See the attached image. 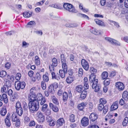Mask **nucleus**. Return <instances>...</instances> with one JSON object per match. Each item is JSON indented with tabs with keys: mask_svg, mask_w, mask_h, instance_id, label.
Here are the masks:
<instances>
[{
	"mask_svg": "<svg viewBox=\"0 0 128 128\" xmlns=\"http://www.w3.org/2000/svg\"><path fill=\"white\" fill-rule=\"evenodd\" d=\"M36 97L35 94H29L28 96V100L29 102H30V101H35V100H37L36 99Z\"/></svg>",
	"mask_w": 128,
	"mask_h": 128,
	"instance_id": "obj_16",
	"label": "nucleus"
},
{
	"mask_svg": "<svg viewBox=\"0 0 128 128\" xmlns=\"http://www.w3.org/2000/svg\"><path fill=\"white\" fill-rule=\"evenodd\" d=\"M9 88L4 85L1 88V92L2 93H7Z\"/></svg>",
	"mask_w": 128,
	"mask_h": 128,
	"instance_id": "obj_23",
	"label": "nucleus"
},
{
	"mask_svg": "<svg viewBox=\"0 0 128 128\" xmlns=\"http://www.w3.org/2000/svg\"><path fill=\"white\" fill-rule=\"evenodd\" d=\"M49 69L50 72H53V71L54 70V66L53 65L51 64L49 66Z\"/></svg>",
	"mask_w": 128,
	"mask_h": 128,
	"instance_id": "obj_58",
	"label": "nucleus"
},
{
	"mask_svg": "<svg viewBox=\"0 0 128 128\" xmlns=\"http://www.w3.org/2000/svg\"><path fill=\"white\" fill-rule=\"evenodd\" d=\"M30 112L32 113H34L38 110L39 108V104L38 100L30 101L28 103Z\"/></svg>",
	"mask_w": 128,
	"mask_h": 128,
	"instance_id": "obj_1",
	"label": "nucleus"
},
{
	"mask_svg": "<svg viewBox=\"0 0 128 128\" xmlns=\"http://www.w3.org/2000/svg\"><path fill=\"white\" fill-rule=\"evenodd\" d=\"M94 21L96 23L99 25L104 27L106 26V25L102 21L99 20L98 19H95L94 20Z\"/></svg>",
	"mask_w": 128,
	"mask_h": 128,
	"instance_id": "obj_19",
	"label": "nucleus"
},
{
	"mask_svg": "<svg viewBox=\"0 0 128 128\" xmlns=\"http://www.w3.org/2000/svg\"><path fill=\"white\" fill-rule=\"evenodd\" d=\"M62 66L63 70L65 72H67V66L66 63L62 64Z\"/></svg>",
	"mask_w": 128,
	"mask_h": 128,
	"instance_id": "obj_45",
	"label": "nucleus"
},
{
	"mask_svg": "<svg viewBox=\"0 0 128 128\" xmlns=\"http://www.w3.org/2000/svg\"><path fill=\"white\" fill-rule=\"evenodd\" d=\"M37 119L40 123H42L45 120V118L42 114L40 111L38 112L36 114Z\"/></svg>",
	"mask_w": 128,
	"mask_h": 128,
	"instance_id": "obj_7",
	"label": "nucleus"
},
{
	"mask_svg": "<svg viewBox=\"0 0 128 128\" xmlns=\"http://www.w3.org/2000/svg\"><path fill=\"white\" fill-rule=\"evenodd\" d=\"M52 65L54 66H56L57 65V61L56 59L54 58L52 60Z\"/></svg>",
	"mask_w": 128,
	"mask_h": 128,
	"instance_id": "obj_47",
	"label": "nucleus"
},
{
	"mask_svg": "<svg viewBox=\"0 0 128 128\" xmlns=\"http://www.w3.org/2000/svg\"><path fill=\"white\" fill-rule=\"evenodd\" d=\"M32 12H30V13L28 12H26L23 13L24 16V18H28L32 16Z\"/></svg>",
	"mask_w": 128,
	"mask_h": 128,
	"instance_id": "obj_33",
	"label": "nucleus"
},
{
	"mask_svg": "<svg viewBox=\"0 0 128 128\" xmlns=\"http://www.w3.org/2000/svg\"><path fill=\"white\" fill-rule=\"evenodd\" d=\"M35 125V123L34 120H32L31 121L29 124V126H34Z\"/></svg>",
	"mask_w": 128,
	"mask_h": 128,
	"instance_id": "obj_60",
	"label": "nucleus"
},
{
	"mask_svg": "<svg viewBox=\"0 0 128 128\" xmlns=\"http://www.w3.org/2000/svg\"><path fill=\"white\" fill-rule=\"evenodd\" d=\"M78 16L82 18H84L88 19V20H89V19L88 16L84 14L79 13L78 14Z\"/></svg>",
	"mask_w": 128,
	"mask_h": 128,
	"instance_id": "obj_46",
	"label": "nucleus"
},
{
	"mask_svg": "<svg viewBox=\"0 0 128 128\" xmlns=\"http://www.w3.org/2000/svg\"><path fill=\"white\" fill-rule=\"evenodd\" d=\"M55 89L57 88L58 87V84L56 82H54L52 84H50Z\"/></svg>",
	"mask_w": 128,
	"mask_h": 128,
	"instance_id": "obj_56",
	"label": "nucleus"
},
{
	"mask_svg": "<svg viewBox=\"0 0 128 128\" xmlns=\"http://www.w3.org/2000/svg\"><path fill=\"white\" fill-rule=\"evenodd\" d=\"M36 98L38 101H40L44 99V98H45L44 97H43L42 95L40 93H38L37 94Z\"/></svg>",
	"mask_w": 128,
	"mask_h": 128,
	"instance_id": "obj_28",
	"label": "nucleus"
},
{
	"mask_svg": "<svg viewBox=\"0 0 128 128\" xmlns=\"http://www.w3.org/2000/svg\"><path fill=\"white\" fill-rule=\"evenodd\" d=\"M0 100L1 101H4L5 104H7L8 102V99L7 95L6 94H4L2 96H0Z\"/></svg>",
	"mask_w": 128,
	"mask_h": 128,
	"instance_id": "obj_14",
	"label": "nucleus"
},
{
	"mask_svg": "<svg viewBox=\"0 0 128 128\" xmlns=\"http://www.w3.org/2000/svg\"><path fill=\"white\" fill-rule=\"evenodd\" d=\"M92 32L96 35H98L101 34V31L100 30H98L96 29H94L92 30Z\"/></svg>",
	"mask_w": 128,
	"mask_h": 128,
	"instance_id": "obj_30",
	"label": "nucleus"
},
{
	"mask_svg": "<svg viewBox=\"0 0 128 128\" xmlns=\"http://www.w3.org/2000/svg\"><path fill=\"white\" fill-rule=\"evenodd\" d=\"M105 39L108 41L110 43L112 44H114L115 45H120V44H117L116 43V41L114 39H113L109 37L105 38Z\"/></svg>",
	"mask_w": 128,
	"mask_h": 128,
	"instance_id": "obj_15",
	"label": "nucleus"
},
{
	"mask_svg": "<svg viewBox=\"0 0 128 128\" xmlns=\"http://www.w3.org/2000/svg\"><path fill=\"white\" fill-rule=\"evenodd\" d=\"M45 113L46 115L48 116L50 115L51 114V110L49 109L47 110L46 111Z\"/></svg>",
	"mask_w": 128,
	"mask_h": 128,
	"instance_id": "obj_63",
	"label": "nucleus"
},
{
	"mask_svg": "<svg viewBox=\"0 0 128 128\" xmlns=\"http://www.w3.org/2000/svg\"><path fill=\"white\" fill-rule=\"evenodd\" d=\"M67 72H66L64 70H60L59 71V72L60 75L62 78H64L65 76V74H66Z\"/></svg>",
	"mask_w": 128,
	"mask_h": 128,
	"instance_id": "obj_29",
	"label": "nucleus"
},
{
	"mask_svg": "<svg viewBox=\"0 0 128 128\" xmlns=\"http://www.w3.org/2000/svg\"><path fill=\"white\" fill-rule=\"evenodd\" d=\"M106 102V100L104 98H101L100 100V104H105Z\"/></svg>",
	"mask_w": 128,
	"mask_h": 128,
	"instance_id": "obj_50",
	"label": "nucleus"
},
{
	"mask_svg": "<svg viewBox=\"0 0 128 128\" xmlns=\"http://www.w3.org/2000/svg\"><path fill=\"white\" fill-rule=\"evenodd\" d=\"M113 116L110 114H108L106 116L105 118V120L106 121L109 120L110 119L112 118Z\"/></svg>",
	"mask_w": 128,
	"mask_h": 128,
	"instance_id": "obj_41",
	"label": "nucleus"
},
{
	"mask_svg": "<svg viewBox=\"0 0 128 128\" xmlns=\"http://www.w3.org/2000/svg\"><path fill=\"white\" fill-rule=\"evenodd\" d=\"M128 122V118L125 117L124 119L122 122V124L123 126H125L126 125Z\"/></svg>",
	"mask_w": 128,
	"mask_h": 128,
	"instance_id": "obj_42",
	"label": "nucleus"
},
{
	"mask_svg": "<svg viewBox=\"0 0 128 128\" xmlns=\"http://www.w3.org/2000/svg\"><path fill=\"white\" fill-rule=\"evenodd\" d=\"M87 104L86 103H82L78 104V109L80 110H82L86 106Z\"/></svg>",
	"mask_w": 128,
	"mask_h": 128,
	"instance_id": "obj_21",
	"label": "nucleus"
},
{
	"mask_svg": "<svg viewBox=\"0 0 128 128\" xmlns=\"http://www.w3.org/2000/svg\"><path fill=\"white\" fill-rule=\"evenodd\" d=\"M73 78L70 76H69L66 78V81L67 82L68 84L71 83L73 81Z\"/></svg>",
	"mask_w": 128,
	"mask_h": 128,
	"instance_id": "obj_36",
	"label": "nucleus"
},
{
	"mask_svg": "<svg viewBox=\"0 0 128 128\" xmlns=\"http://www.w3.org/2000/svg\"><path fill=\"white\" fill-rule=\"evenodd\" d=\"M108 105H106L104 107V108L103 109V113L105 114L108 112Z\"/></svg>",
	"mask_w": 128,
	"mask_h": 128,
	"instance_id": "obj_44",
	"label": "nucleus"
},
{
	"mask_svg": "<svg viewBox=\"0 0 128 128\" xmlns=\"http://www.w3.org/2000/svg\"><path fill=\"white\" fill-rule=\"evenodd\" d=\"M54 92V90L52 86L50 84L48 87V90L45 91V95L46 96L48 97L49 95V94H53Z\"/></svg>",
	"mask_w": 128,
	"mask_h": 128,
	"instance_id": "obj_8",
	"label": "nucleus"
},
{
	"mask_svg": "<svg viewBox=\"0 0 128 128\" xmlns=\"http://www.w3.org/2000/svg\"><path fill=\"white\" fill-rule=\"evenodd\" d=\"M89 71L91 73V74L90 77L91 76H94L96 77L94 74L96 73L97 72V70L96 69L94 68L93 67H90V68Z\"/></svg>",
	"mask_w": 128,
	"mask_h": 128,
	"instance_id": "obj_22",
	"label": "nucleus"
},
{
	"mask_svg": "<svg viewBox=\"0 0 128 128\" xmlns=\"http://www.w3.org/2000/svg\"><path fill=\"white\" fill-rule=\"evenodd\" d=\"M7 112L6 108H2L0 111V113L1 115L4 116Z\"/></svg>",
	"mask_w": 128,
	"mask_h": 128,
	"instance_id": "obj_39",
	"label": "nucleus"
},
{
	"mask_svg": "<svg viewBox=\"0 0 128 128\" xmlns=\"http://www.w3.org/2000/svg\"><path fill=\"white\" fill-rule=\"evenodd\" d=\"M65 121L64 119L62 118H60L57 121L56 126L57 128L62 126L63 124L64 123Z\"/></svg>",
	"mask_w": 128,
	"mask_h": 128,
	"instance_id": "obj_12",
	"label": "nucleus"
},
{
	"mask_svg": "<svg viewBox=\"0 0 128 128\" xmlns=\"http://www.w3.org/2000/svg\"><path fill=\"white\" fill-rule=\"evenodd\" d=\"M7 77L8 79H10L12 82H13L14 80L15 77L14 75L10 76L8 75Z\"/></svg>",
	"mask_w": 128,
	"mask_h": 128,
	"instance_id": "obj_52",
	"label": "nucleus"
},
{
	"mask_svg": "<svg viewBox=\"0 0 128 128\" xmlns=\"http://www.w3.org/2000/svg\"><path fill=\"white\" fill-rule=\"evenodd\" d=\"M36 91V88L35 87H33L31 88L30 90V94H35V92Z\"/></svg>",
	"mask_w": 128,
	"mask_h": 128,
	"instance_id": "obj_51",
	"label": "nucleus"
},
{
	"mask_svg": "<svg viewBox=\"0 0 128 128\" xmlns=\"http://www.w3.org/2000/svg\"><path fill=\"white\" fill-rule=\"evenodd\" d=\"M83 88L82 85H78L76 88V91L78 92L82 93L83 91Z\"/></svg>",
	"mask_w": 128,
	"mask_h": 128,
	"instance_id": "obj_24",
	"label": "nucleus"
},
{
	"mask_svg": "<svg viewBox=\"0 0 128 128\" xmlns=\"http://www.w3.org/2000/svg\"><path fill=\"white\" fill-rule=\"evenodd\" d=\"M87 95V94L86 92L85 94L84 93V92H82L80 94V98L81 100L84 99L86 98Z\"/></svg>",
	"mask_w": 128,
	"mask_h": 128,
	"instance_id": "obj_40",
	"label": "nucleus"
},
{
	"mask_svg": "<svg viewBox=\"0 0 128 128\" xmlns=\"http://www.w3.org/2000/svg\"><path fill=\"white\" fill-rule=\"evenodd\" d=\"M81 63L84 68L86 71L88 70L89 65L87 61L84 59H82L81 61Z\"/></svg>",
	"mask_w": 128,
	"mask_h": 128,
	"instance_id": "obj_9",
	"label": "nucleus"
},
{
	"mask_svg": "<svg viewBox=\"0 0 128 128\" xmlns=\"http://www.w3.org/2000/svg\"><path fill=\"white\" fill-rule=\"evenodd\" d=\"M34 74V72L33 71L30 70L28 73V75L30 77H32Z\"/></svg>",
	"mask_w": 128,
	"mask_h": 128,
	"instance_id": "obj_62",
	"label": "nucleus"
},
{
	"mask_svg": "<svg viewBox=\"0 0 128 128\" xmlns=\"http://www.w3.org/2000/svg\"><path fill=\"white\" fill-rule=\"evenodd\" d=\"M89 80L90 83H92V87L93 89H94L95 92L98 91L100 88L101 86L99 84H98V80L95 79V76H92L89 77Z\"/></svg>",
	"mask_w": 128,
	"mask_h": 128,
	"instance_id": "obj_2",
	"label": "nucleus"
},
{
	"mask_svg": "<svg viewBox=\"0 0 128 128\" xmlns=\"http://www.w3.org/2000/svg\"><path fill=\"white\" fill-rule=\"evenodd\" d=\"M22 105L24 110H26L28 108V106L27 104L25 102H22Z\"/></svg>",
	"mask_w": 128,
	"mask_h": 128,
	"instance_id": "obj_38",
	"label": "nucleus"
},
{
	"mask_svg": "<svg viewBox=\"0 0 128 128\" xmlns=\"http://www.w3.org/2000/svg\"><path fill=\"white\" fill-rule=\"evenodd\" d=\"M128 92L126 91H124L122 94V98L125 100H127L128 98Z\"/></svg>",
	"mask_w": 128,
	"mask_h": 128,
	"instance_id": "obj_32",
	"label": "nucleus"
},
{
	"mask_svg": "<svg viewBox=\"0 0 128 128\" xmlns=\"http://www.w3.org/2000/svg\"><path fill=\"white\" fill-rule=\"evenodd\" d=\"M112 22L114 24V25L116 26V27L118 28L120 27L119 24L117 22L113 21H112Z\"/></svg>",
	"mask_w": 128,
	"mask_h": 128,
	"instance_id": "obj_61",
	"label": "nucleus"
},
{
	"mask_svg": "<svg viewBox=\"0 0 128 128\" xmlns=\"http://www.w3.org/2000/svg\"><path fill=\"white\" fill-rule=\"evenodd\" d=\"M36 78L38 80H39L41 79V75L40 73L37 72L36 74Z\"/></svg>",
	"mask_w": 128,
	"mask_h": 128,
	"instance_id": "obj_54",
	"label": "nucleus"
},
{
	"mask_svg": "<svg viewBox=\"0 0 128 128\" xmlns=\"http://www.w3.org/2000/svg\"><path fill=\"white\" fill-rule=\"evenodd\" d=\"M16 112L18 115L20 116H21L23 112L21 103L19 101H18L16 104Z\"/></svg>",
	"mask_w": 128,
	"mask_h": 128,
	"instance_id": "obj_5",
	"label": "nucleus"
},
{
	"mask_svg": "<svg viewBox=\"0 0 128 128\" xmlns=\"http://www.w3.org/2000/svg\"><path fill=\"white\" fill-rule=\"evenodd\" d=\"M41 86L42 89L44 90L46 89V83L44 81H42L41 83Z\"/></svg>",
	"mask_w": 128,
	"mask_h": 128,
	"instance_id": "obj_48",
	"label": "nucleus"
},
{
	"mask_svg": "<svg viewBox=\"0 0 128 128\" xmlns=\"http://www.w3.org/2000/svg\"><path fill=\"white\" fill-rule=\"evenodd\" d=\"M49 106L50 108L52 109L54 112H56L58 111V108L54 105L52 103H50L49 104Z\"/></svg>",
	"mask_w": 128,
	"mask_h": 128,
	"instance_id": "obj_18",
	"label": "nucleus"
},
{
	"mask_svg": "<svg viewBox=\"0 0 128 128\" xmlns=\"http://www.w3.org/2000/svg\"><path fill=\"white\" fill-rule=\"evenodd\" d=\"M68 98V93L65 92H64L62 94V100L64 102L67 101Z\"/></svg>",
	"mask_w": 128,
	"mask_h": 128,
	"instance_id": "obj_25",
	"label": "nucleus"
},
{
	"mask_svg": "<svg viewBox=\"0 0 128 128\" xmlns=\"http://www.w3.org/2000/svg\"><path fill=\"white\" fill-rule=\"evenodd\" d=\"M69 120L71 122H74L75 121V117L73 114H72L69 116Z\"/></svg>",
	"mask_w": 128,
	"mask_h": 128,
	"instance_id": "obj_26",
	"label": "nucleus"
},
{
	"mask_svg": "<svg viewBox=\"0 0 128 128\" xmlns=\"http://www.w3.org/2000/svg\"><path fill=\"white\" fill-rule=\"evenodd\" d=\"M88 128H99L98 126L96 124H91L89 126Z\"/></svg>",
	"mask_w": 128,
	"mask_h": 128,
	"instance_id": "obj_53",
	"label": "nucleus"
},
{
	"mask_svg": "<svg viewBox=\"0 0 128 128\" xmlns=\"http://www.w3.org/2000/svg\"><path fill=\"white\" fill-rule=\"evenodd\" d=\"M66 26L68 27H74L78 26V25L76 24H72L70 23H67L66 24Z\"/></svg>",
	"mask_w": 128,
	"mask_h": 128,
	"instance_id": "obj_37",
	"label": "nucleus"
},
{
	"mask_svg": "<svg viewBox=\"0 0 128 128\" xmlns=\"http://www.w3.org/2000/svg\"><path fill=\"white\" fill-rule=\"evenodd\" d=\"M26 85V84L24 81H16L15 84V87L16 89L17 90H19L20 89H24Z\"/></svg>",
	"mask_w": 128,
	"mask_h": 128,
	"instance_id": "obj_3",
	"label": "nucleus"
},
{
	"mask_svg": "<svg viewBox=\"0 0 128 128\" xmlns=\"http://www.w3.org/2000/svg\"><path fill=\"white\" fill-rule=\"evenodd\" d=\"M118 102L116 101L111 106L110 110H114L117 109L118 108Z\"/></svg>",
	"mask_w": 128,
	"mask_h": 128,
	"instance_id": "obj_17",
	"label": "nucleus"
},
{
	"mask_svg": "<svg viewBox=\"0 0 128 128\" xmlns=\"http://www.w3.org/2000/svg\"><path fill=\"white\" fill-rule=\"evenodd\" d=\"M110 80L109 78H107L105 79L104 82V85L105 86H108L110 83Z\"/></svg>",
	"mask_w": 128,
	"mask_h": 128,
	"instance_id": "obj_35",
	"label": "nucleus"
},
{
	"mask_svg": "<svg viewBox=\"0 0 128 128\" xmlns=\"http://www.w3.org/2000/svg\"><path fill=\"white\" fill-rule=\"evenodd\" d=\"M124 6L126 8H128V0H125Z\"/></svg>",
	"mask_w": 128,
	"mask_h": 128,
	"instance_id": "obj_64",
	"label": "nucleus"
},
{
	"mask_svg": "<svg viewBox=\"0 0 128 128\" xmlns=\"http://www.w3.org/2000/svg\"><path fill=\"white\" fill-rule=\"evenodd\" d=\"M116 86L120 91L123 90L124 88V86L123 83L119 82L116 83Z\"/></svg>",
	"mask_w": 128,
	"mask_h": 128,
	"instance_id": "obj_11",
	"label": "nucleus"
},
{
	"mask_svg": "<svg viewBox=\"0 0 128 128\" xmlns=\"http://www.w3.org/2000/svg\"><path fill=\"white\" fill-rule=\"evenodd\" d=\"M98 118V116L96 113L94 112L90 114L89 118L90 121L93 122L96 120Z\"/></svg>",
	"mask_w": 128,
	"mask_h": 128,
	"instance_id": "obj_10",
	"label": "nucleus"
},
{
	"mask_svg": "<svg viewBox=\"0 0 128 128\" xmlns=\"http://www.w3.org/2000/svg\"><path fill=\"white\" fill-rule=\"evenodd\" d=\"M104 105L102 104H100L98 105V110L100 111H102V110L103 109V108H104Z\"/></svg>",
	"mask_w": 128,
	"mask_h": 128,
	"instance_id": "obj_49",
	"label": "nucleus"
},
{
	"mask_svg": "<svg viewBox=\"0 0 128 128\" xmlns=\"http://www.w3.org/2000/svg\"><path fill=\"white\" fill-rule=\"evenodd\" d=\"M108 73L106 72H104L101 75V78L103 80L105 79L108 77Z\"/></svg>",
	"mask_w": 128,
	"mask_h": 128,
	"instance_id": "obj_27",
	"label": "nucleus"
},
{
	"mask_svg": "<svg viewBox=\"0 0 128 128\" xmlns=\"http://www.w3.org/2000/svg\"><path fill=\"white\" fill-rule=\"evenodd\" d=\"M6 75V72L4 71L0 72V76L2 78L5 77Z\"/></svg>",
	"mask_w": 128,
	"mask_h": 128,
	"instance_id": "obj_43",
	"label": "nucleus"
},
{
	"mask_svg": "<svg viewBox=\"0 0 128 128\" xmlns=\"http://www.w3.org/2000/svg\"><path fill=\"white\" fill-rule=\"evenodd\" d=\"M35 64L38 66L40 64V59L38 57L36 56L35 57Z\"/></svg>",
	"mask_w": 128,
	"mask_h": 128,
	"instance_id": "obj_34",
	"label": "nucleus"
},
{
	"mask_svg": "<svg viewBox=\"0 0 128 128\" xmlns=\"http://www.w3.org/2000/svg\"><path fill=\"white\" fill-rule=\"evenodd\" d=\"M52 101L53 103L56 105H58L59 103L57 99L56 98H54L52 99Z\"/></svg>",
	"mask_w": 128,
	"mask_h": 128,
	"instance_id": "obj_57",
	"label": "nucleus"
},
{
	"mask_svg": "<svg viewBox=\"0 0 128 128\" xmlns=\"http://www.w3.org/2000/svg\"><path fill=\"white\" fill-rule=\"evenodd\" d=\"M42 78L44 82H47L49 80V74L48 72H46L43 76Z\"/></svg>",
	"mask_w": 128,
	"mask_h": 128,
	"instance_id": "obj_20",
	"label": "nucleus"
},
{
	"mask_svg": "<svg viewBox=\"0 0 128 128\" xmlns=\"http://www.w3.org/2000/svg\"><path fill=\"white\" fill-rule=\"evenodd\" d=\"M88 118L84 117L82 119L81 123L82 126H85L88 124Z\"/></svg>",
	"mask_w": 128,
	"mask_h": 128,
	"instance_id": "obj_13",
	"label": "nucleus"
},
{
	"mask_svg": "<svg viewBox=\"0 0 128 128\" xmlns=\"http://www.w3.org/2000/svg\"><path fill=\"white\" fill-rule=\"evenodd\" d=\"M5 122L7 126L8 127H10V120H5Z\"/></svg>",
	"mask_w": 128,
	"mask_h": 128,
	"instance_id": "obj_55",
	"label": "nucleus"
},
{
	"mask_svg": "<svg viewBox=\"0 0 128 128\" xmlns=\"http://www.w3.org/2000/svg\"><path fill=\"white\" fill-rule=\"evenodd\" d=\"M11 120L12 122H16V126L17 127L20 125V122L19 118L17 115L14 114H13L12 115Z\"/></svg>",
	"mask_w": 128,
	"mask_h": 128,
	"instance_id": "obj_6",
	"label": "nucleus"
},
{
	"mask_svg": "<svg viewBox=\"0 0 128 128\" xmlns=\"http://www.w3.org/2000/svg\"><path fill=\"white\" fill-rule=\"evenodd\" d=\"M5 84H4L5 85L9 88H10L12 86V82L8 80H6Z\"/></svg>",
	"mask_w": 128,
	"mask_h": 128,
	"instance_id": "obj_31",
	"label": "nucleus"
},
{
	"mask_svg": "<svg viewBox=\"0 0 128 128\" xmlns=\"http://www.w3.org/2000/svg\"><path fill=\"white\" fill-rule=\"evenodd\" d=\"M48 124L50 126H53L55 124V122L53 120L48 122Z\"/></svg>",
	"mask_w": 128,
	"mask_h": 128,
	"instance_id": "obj_59",
	"label": "nucleus"
},
{
	"mask_svg": "<svg viewBox=\"0 0 128 128\" xmlns=\"http://www.w3.org/2000/svg\"><path fill=\"white\" fill-rule=\"evenodd\" d=\"M63 7L65 10H68L70 12H76V10L73 7L72 4L68 3H64L63 5Z\"/></svg>",
	"mask_w": 128,
	"mask_h": 128,
	"instance_id": "obj_4",
	"label": "nucleus"
}]
</instances>
